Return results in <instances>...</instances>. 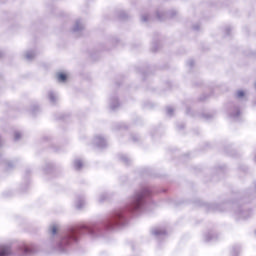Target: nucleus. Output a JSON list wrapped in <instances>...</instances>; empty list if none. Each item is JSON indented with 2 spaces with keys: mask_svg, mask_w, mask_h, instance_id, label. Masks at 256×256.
I'll return each mask as SVG.
<instances>
[{
  "mask_svg": "<svg viewBox=\"0 0 256 256\" xmlns=\"http://www.w3.org/2000/svg\"><path fill=\"white\" fill-rule=\"evenodd\" d=\"M71 240H72V241H77V238L75 237V234H72Z\"/></svg>",
  "mask_w": 256,
  "mask_h": 256,
  "instance_id": "423d86ee",
  "label": "nucleus"
},
{
  "mask_svg": "<svg viewBox=\"0 0 256 256\" xmlns=\"http://www.w3.org/2000/svg\"><path fill=\"white\" fill-rule=\"evenodd\" d=\"M75 167H76V169H81V167H83V164L81 163V161H76Z\"/></svg>",
  "mask_w": 256,
  "mask_h": 256,
  "instance_id": "7ed1b4c3",
  "label": "nucleus"
},
{
  "mask_svg": "<svg viewBox=\"0 0 256 256\" xmlns=\"http://www.w3.org/2000/svg\"><path fill=\"white\" fill-rule=\"evenodd\" d=\"M10 250L9 248H0V256H7L9 255Z\"/></svg>",
  "mask_w": 256,
  "mask_h": 256,
  "instance_id": "f03ea898",
  "label": "nucleus"
},
{
  "mask_svg": "<svg viewBox=\"0 0 256 256\" xmlns=\"http://www.w3.org/2000/svg\"><path fill=\"white\" fill-rule=\"evenodd\" d=\"M238 97H245V92L239 91L238 92Z\"/></svg>",
  "mask_w": 256,
  "mask_h": 256,
  "instance_id": "39448f33",
  "label": "nucleus"
},
{
  "mask_svg": "<svg viewBox=\"0 0 256 256\" xmlns=\"http://www.w3.org/2000/svg\"><path fill=\"white\" fill-rule=\"evenodd\" d=\"M51 231H52V235H55L57 231H59V228H57V226H53Z\"/></svg>",
  "mask_w": 256,
  "mask_h": 256,
  "instance_id": "20e7f679",
  "label": "nucleus"
},
{
  "mask_svg": "<svg viewBox=\"0 0 256 256\" xmlns=\"http://www.w3.org/2000/svg\"><path fill=\"white\" fill-rule=\"evenodd\" d=\"M58 81H60L61 83L67 81V74L65 73L58 74Z\"/></svg>",
  "mask_w": 256,
  "mask_h": 256,
  "instance_id": "f257e3e1",
  "label": "nucleus"
}]
</instances>
